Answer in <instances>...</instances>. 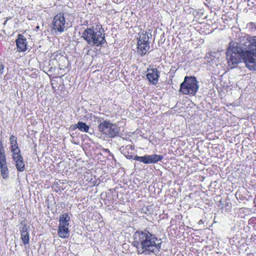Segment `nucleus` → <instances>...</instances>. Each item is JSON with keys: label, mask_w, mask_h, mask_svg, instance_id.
Wrapping results in <instances>:
<instances>
[{"label": "nucleus", "mask_w": 256, "mask_h": 256, "mask_svg": "<svg viewBox=\"0 0 256 256\" xmlns=\"http://www.w3.org/2000/svg\"><path fill=\"white\" fill-rule=\"evenodd\" d=\"M74 134H70V136L72 138V140H71L72 142L75 144H80V141L78 140L77 138L75 136H74Z\"/></svg>", "instance_id": "obj_26"}, {"label": "nucleus", "mask_w": 256, "mask_h": 256, "mask_svg": "<svg viewBox=\"0 0 256 256\" xmlns=\"http://www.w3.org/2000/svg\"><path fill=\"white\" fill-rule=\"evenodd\" d=\"M242 240V238L241 236L238 235H235L230 239L229 243L232 246H236V247H238L240 245V240Z\"/></svg>", "instance_id": "obj_17"}, {"label": "nucleus", "mask_w": 256, "mask_h": 256, "mask_svg": "<svg viewBox=\"0 0 256 256\" xmlns=\"http://www.w3.org/2000/svg\"><path fill=\"white\" fill-rule=\"evenodd\" d=\"M71 128L73 130L78 129L82 132H87L92 134L89 132L90 130V127L88 125L86 122H78L76 124L72 126Z\"/></svg>", "instance_id": "obj_13"}, {"label": "nucleus", "mask_w": 256, "mask_h": 256, "mask_svg": "<svg viewBox=\"0 0 256 256\" xmlns=\"http://www.w3.org/2000/svg\"><path fill=\"white\" fill-rule=\"evenodd\" d=\"M198 88V82L195 76H186L180 85L179 92L183 94L194 96Z\"/></svg>", "instance_id": "obj_4"}, {"label": "nucleus", "mask_w": 256, "mask_h": 256, "mask_svg": "<svg viewBox=\"0 0 256 256\" xmlns=\"http://www.w3.org/2000/svg\"><path fill=\"white\" fill-rule=\"evenodd\" d=\"M132 245L137 248L138 254L156 255L160 251L161 238L148 230H138L133 236Z\"/></svg>", "instance_id": "obj_2"}, {"label": "nucleus", "mask_w": 256, "mask_h": 256, "mask_svg": "<svg viewBox=\"0 0 256 256\" xmlns=\"http://www.w3.org/2000/svg\"><path fill=\"white\" fill-rule=\"evenodd\" d=\"M4 68V64H2V63L0 64V74H3Z\"/></svg>", "instance_id": "obj_27"}, {"label": "nucleus", "mask_w": 256, "mask_h": 256, "mask_svg": "<svg viewBox=\"0 0 256 256\" xmlns=\"http://www.w3.org/2000/svg\"><path fill=\"white\" fill-rule=\"evenodd\" d=\"M58 234L62 238H66L70 236V230L68 227H61L58 226Z\"/></svg>", "instance_id": "obj_16"}, {"label": "nucleus", "mask_w": 256, "mask_h": 256, "mask_svg": "<svg viewBox=\"0 0 256 256\" xmlns=\"http://www.w3.org/2000/svg\"><path fill=\"white\" fill-rule=\"evenodd\" d=\"M254 203L255 204V206H256V196H255L254 198Z\"/></svg>", "instance_id": "obj_30"}, {"label": "nucleus", "mask_w": 256, "mask_h": 256, "mask_svg": "<svg viewBox=\"0 0 256 256\" xmlns=\"http://www.w3.org/2000/svg\"><path fill=\"white\" fill-rule=\"evenodd\" d=\"M70 218L69 215L66 213L60 217L59 226L61 227H68L69 226Z\"/></svg>", "instance_id": "obj_15"}, {"label": "nucleus", "mask_w": 256, "mask_h": 256, "mask_svg": "<svg viewBox=\"0 0 256 256\" xmlns=\"http://www.w3.org/2000/svg\"><path fill=\"white\" fill-rule=\"evenodd\" d=\"M39 29H40V26H37L36 27V31H38Z\"/></svg>", "instance_id": "obj_29"}, {"label": "nucleus", "mask_w": 256, "mask_h": 256, "mask_svg": "<svg viewBox=\"0 0 256 256\" xmlns=\"http://www.w3.org/2000/svg\"><path fill=\"white\" fill-rule=\"evenodd\" d=\"M248 224L250 228L256 230V217H252L249 219Z\"/></svg>", "instance_id": "obj_21"}, {"label": "nucleus", "mask_w": 256, "mask_h": 256, "mask_svg": "<svg viewBox=\"0 0 256 256\" xmlns=\"http://www.w3.org/2000/svg\"><path fill=\"white\" fill-rule=\"evenodd\" d=\"M18 144H12V145H10V150H12V149H14V148H18Z\"/></svg>", "instance_id": "obj_28"}, {"label": "nucleus", "mask_w": 256, "mask_h": 256, "mask_svg": "<svg viewBox=\"0 0 256 256\" xmlns=\"http://www.w3.org/2000/svg\"><path fill=\"white\" fill-rule=\"evenodd\" d=\"M66 21L64 14L62 13L58 14L54 16L52 21L51 24L52 31L56 34H61L66 30Z\"/></svg>", "instance_id": "obj_7"}, {"label": "nucleus", "mask_w": 256, "mask_h": 256, "mask_svg": "<svg viewBox=\"0 0 256 256\" xmlns=\"http://www.w3.org/2000/svg\"><path fill=\"white\" fill-rule=\"evenodd\" d=\"M51 68H50V70H49L48 72H51V71H52Z\"/></svg>", "instance_id": "obj_31"}, {"label": "nucleus", "mask_w": 256, "mask_h": 256, "mask_svg": "<svg viewBox=\"0 0 256 256\" xmlns=\"http://www.w3.org/2000/svg\"><path fill=\"white\" fill-rule=\"evenodd\" d=\"M11 152L12 153V159L15 160L16 158L19 157V156H22L20 154V150L19 148H17L12 149L11 150Z\"/></svg>", "instance_id": "obj_20"}, {"label": "nucleus", "mask_w": 256, "mask_h": 256, "mask_svg": "<svg viewBox=\"0 0 256 256\" xmlns=\"http://www.w3.org/2000/svg\"><path fill=\"white\" fill-rule=\"evenodd\" d=\"M220 206L222 208H223L222 204V206Z\"/></svg>", "instance_id": "obj_32"}, {"label": "nucleus", "mask_w": 256, "mask_h": 256, "mask_svg": "<svg viewBox=\"0 0 256 256\" xmlns=\"http://www.w3.org/2000/svg\"><path fill=\"white\" fill-rule=\"evenodd\" d=\"M81 38L91 46L102 47L106 44L104 30L101 25L86 28L82 32Z\"/></svg>", "instance_id": "obj_3"}, {"label": "nucleus", "mask_w": 256, "mask_h": 256, "mask_svg": "<svg viewBox=\"0 0 256 256\" xmlns=\"http://www.w3.org/2000/svg\"><path fill=\"white\" fill-rule=\"evenodd\" d=\"M146 76L149 82L151 84L156 85L158 82L160 72L156 68H148Z\"/></svg>", "instance_id": "obj_9"}, {"label": "nucleus", "mask_w": 256, "mask_h": 256, "mask_svg": "<svg viewBox=\"0 0 256 256\" xmlns=\"http://www.w3.org/2000/svg\"><path fill=\"white\" fill-rule=\"evenodd\" d=\"M114 201V198H112L111 192L108 193L106 196V198L104 199V202L105 204L108 206H112Z\"/></svg>", "instance_id": "obj_18"}, {"label": "nucleus", "mask_w": 256, "mask_h": 256, "mask_svg": "<svg viewBox=\"0 0 256 256\" xmlns=\"http://www.w3.org/2000/svg\"><path fill=\"white\" fill-rule=\"evenodd\" d=\"M6 22H7V20H6V21L4 23V24H6Z\"/></svg>", "instance_id": "obj_33"}, {"label": "nucleus", "mask_w": 256, "mask_h": 256, "mask_svg": "<svg viewBox=\"0 0 256 256\" xmlns=\"http://www.w3.org/2000/svg\"><path fill=\"white\" fill-rule=\"evenodd\" d=\"M18 52H24L28 49V42L26 38L22 34H18L16 40Z\"/></svg>", "instance_id": "obj_10"}, {"label": "nucleus", "mask_w": 256, "mask_h": 256, "mask_svg": "<svg viewBox=\"0 0 256 256\" xmlns=\"http://www.w3.org/2000/svg\"><path fill=\"white\" fill-rule=\"evenodd\" d=\"M98 130L110 138H114L120 134V128L108 120L101 122L98 126Z\"/></svg>", "instance_id": "obj_6"}, {"label": "nucleus", "mask_w": 256, "mask_h": 256, "mask_svg": "<svg viewBox=\"0 0 256 256\" xmlns=\"http://www.w3.org/2000/svg\"><path fill=\"white\" fill-rule=\"evenodd\" d=\"M152 37L151 32L142 31L138 38L137 52L141 56L145 55L148 52L150 46V38Z\"/></svg>", "instance_id": "obj_5"}, {"label": "nucleus", "mask_w": 256, "mask_h": 256, "mask_svg": "<svg viewBox=\"0 0 256 256\" xmlns=\"http://www.w3.org/2000/svg\"><path fill=\"white\" fill-rule=\"evenodd\" d=\"M233 32L234 40L229 43L226 52L228 66L234 68L242 60L248 70H256V36H250L238 29Z\"/></svg>", "instance_id": "obj_1"}, {"label": "nucleus", "mask_w": 256, "mask_h": 256, "mask_svg": "<svg viewBox=\"0 0 256 256\" xmlns=\"http://www.w3.org/2000/svg\"><path fill=\"white\" fill-rule=\"evenodd\" d=\"M246 192L248 193V192L246 190L245 193H246ZM236 198H237V199L239 200H242V201H244V200L248 201V199L246 196L244 192L242 193L240 192H237L236 194Z\"/></svg>", "instance_id": "obj_19"}, {"label": "nucleus", "mask_w": 256, "mask_h": 256, "mask_svg": "<svg viewBox=\"0 0 256 256\" xmlns=\"http://www.w3.org/2000/svg\"><path fill=\"white\" fill-rule=\"evenodd\" d=\"M134 146L128 144L126 146H122L120 150L122 154L128 159L134 160L135 156L134 152Z\"/></svg>", "instance_id": "obj_11"}, {"label": "nucleus", "mask_w": 256, "mask_h": 256, "mask_svg": "<svg viewBox=\"0 0 256 256\" xmlns=\"http://www.w3.org/2000/svg\"><path fill=\"white\" fill-rule=\"evenodd\" d=\"M164 157L162 155H158L156 154L151 155H144V156H135L134 160L143 162L144 164H150L156 163L158 162L161 161Z\"/></svg>", "instance_id": "obj_8"}, {"label": "nucleus", "mask_w": 256, "mask_h": 256, "mask_svg": "<svg viewBox=\"0 0 256 256\" xmlns=\"http://www.w3.org/2000/svg\"><path fill=\"white\" fill-rule=\"evenodd\" d=\"M10 145L18 144L17 138L14 136L12 135V136H10Z\"/></svg>", "instance_id": "obj_25"}, {"label": "nucleus", "mask_w": 256, "mask_h": 256, "mask_svg": "<svg viewBox=\"0 0 256 256\" xmlns=\"http://www.w3.org/2000/svg\"><path fill=\"white\" fill-rule=\"evenodd\" d=\"M28 228V226L26 224H24L23 226L20 228L21 239L24 245L29 244L30 236Z\"/></svg>", "instance_id": "obj_12"}, {"label": "nucleus", "mask_w": 256, "mask_h": 256, "mask_svg": "<svg viewBox=\"0 0 256 256\" xmlns=\"http://www.w3.org/2000/svg\"><path fill=\"white\" fill-rule=\"evenodd\" d=\"M100 153L104 154L106 156H111L113 157L114 155L110 153V151L108 148H102L100 149Z\"/></svg>", "instance_id": "obj_23"}, {"label": "nucleus", "mask_w": 256, "mask_h": 256, "mask_svg": "<svg viewBox=\"0 0 256 256\" xmlns=\"http://www.w3.org/2000/svg\"><path fill=\"white\" fill-rule=\"evenodd\" d=\"M179 230H180V232L184 234L186 231H188L190 228L188 226H186L184 223H182V224H180V226H179Z\"/></svg>", "instance_id": "obj_24"}, {"label": "nucleus", "mask_w": 256, "mask_h": 256, "mask_svg": "<svg viewBox=\"0 0 256 256\" xmlns=\"http://www.w3.org/2000/svg\"><path fill=\"white\" fill-rule=\"evenodd\" d=\"M16 164V168L18 172H24L25 170V164L24 162V158L22 156H19V157L13 160Z\"/></svg>", "instance_id": "obj_14"}, {"label": "nucleus", "mask_w": 256, "mask_h": 256, "mask_svg": "<svg viewBox=\"0 0 256 256\" xmlns=\"http://www.w3.org/2000/svg\"><path fill=\"white\" fill-rule=\"evenodd\" d=\"M246 28H248L250 32H254L256 30V24L253 22H248L246 24Z\"/></svg>", "instance_id": "obj_22"}]
</instances>
